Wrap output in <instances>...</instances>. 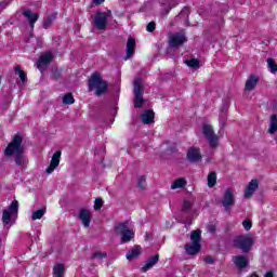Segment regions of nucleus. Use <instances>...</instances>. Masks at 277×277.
Returning <instances> with one entry per match:
<instances>
[{
  "instance_id": "f3484780",
  "label": "nucleus",
  "mask_w": 277,
  "mask_h": 277,
  "mask_svg": "<svg viewBox=\"0 0 277 277\" xmlns=\"http://www.w3.org/2000/svg\"><path fill=\"white\" fill-rule=\"evenodd\" d=\"M79 220H81L84 228L90 227V222H92V213L88 209H80Z\"/></svg>"
},
{
  "instance_id": "f03ea898",
  "label": "nucleus",
  "mask_w": 277,
  "mask_h": 277,
  "mask_svg": "<svg viewBox=\"0 0 277 277\" xmlns=\"http://www.w3.org/2000/svg\"><path fill=\"white\" fill-rule=\"evenodd\" d=\"M233 246L237 250H241L243 254H248L254 246V238L250 235H239L233 239Z\"/></svg>"
},
{
  "instance_id": "a211bd4d",
  "label": "nucleus",
  "mask_w": 277,
  "mask_h": 277,
  "mask_svg": "<svg viewBox=\"0 0 277 277\" xmlns=\"http://www.w3.org/2000/svg\"><path fill=\"white\" fill-rule=\"evenodd\" d=\"M259 189V180H251L245 189V198H252Z\"/></svg>"
},
{
  "instance_id": "f257e3e1",
  "label": "nucleus",
  "mask_w": 277,
  "mask_h": 277,
  "mask_svg": "<svg viewBox=\"0 0 277 277\" xmlns=\"http://www.w3.org/2000/svg\"><path fill=\"white\" fill-rule=\"evenodd\" d=\"M109 84L103 80V76L98 71H95L89 78V90H95V96H103L107 94Z\"/></svg>"
},
{
  "instance_id": "6e6552de",
  "label": "nucleus",
  "mask_w": 277,
  "mask_h": 277,
  "mask_svg": "<svg viewBox=\"0 0 277 277\" xmlns=\"http://www.w3.org/2000/svg\"><path fill=\"white\" fill-rule=\"evenodd\" d=\"M202 134L208 138L211 148H215L217 146V135H215L211 124H203Z\"/></svg>"
},
{
  "instance_id": "de8ad7c7",
  "label": "nucleus",
  "mask_w": 277,
  "mask_h": 277,
  "mask_svg": "<svg viewBox=\"0 0 277 277\" xmlns=\"http://www.w3.org/2000/svg\"><path fill=\"white\" fill-rule=\"evenodd\" d=\"M249 277H259L256 274H252Z\"/></svg>"
},
{
  "instance_id": "dca6fc26",
  "label": "nucleus",
  "mask_w": 277,
  "mask_h": 277,
  "mask_svg": "<svg viewBox=\"0 0 277 277\" xmlns=\"http://www.w3.org/2000/svg\"><path fill=\"white\" fill-rule=\"evenodd\" d=\"M259 81H260L259 76L251 74L246 81L245 90L247 92H252V90H254L256 85H259Z\"/></svg>"
},
{
  "instance_id": "a18cd8bd",
  "label": "nucleus",
  "mask_w": 277,
  "mask_h": 277,
  "mask_svg": "<svg viewBox=\"0 0 277 277\" xmlns=\"http://www.w3.org/2000/svg\"><path fill=\"white\" fill-rule=\"evenodd\" d=\"M94 3H96V5H101L102 3H105V0H94Z\"/></svg>"
},
{
  "instance_id": "4be33fe9",
  "label": "nucleus",
  "mask_w": 277,
  "mask_h": 277,
  "mask_svg": "<svg viewBox=\"0 0 277 277\" xmlns=\"http://www.w3.org/2000/svg\"><path fill=\"white\" fill-rule=\"evenodd\" d=\"M142 121L143 124H153V122H155V111L150 109L146 110L142 115Z\"/></svg>"
},
{
  "instance_id": "c756f323",
  "label": "nucleus",
  "mask_w": 277,
  "mask_h": 277,
  "mask_svg": "<svg viewBox=\"0 0 277 277\" xmlns=\"http://www.w3.org/2000/svg\"><path fill=\"white\" fill-rule=\"evenodd\" d=\"M217 184V173L212 171L208 174V187H215Z\"/></svg>"
},
{
  "instance_id": "423d86ee",
  "label": "nucleus",
  "mask_w": 277,
  "mask_h": 277,
  "mask_svg": "<svg viewBox=\"0 0 277 277\" xmlns=\"http://www.w3.org/2000/svg\"><path fill=\"white\" fill-rule=\"evenodd\" d=\"M111 16V11L108 12H96L94 16H91V18L94 19V24L96 29L100 31H105L107 29V18Z\"/></svg>"
},
{
  "instance_id": "6ab92c4d",
  "label": "nucleus",
  "mask_w": 277,
  "mask_h": 277,
  "mask_svg": "<svg viewBox=\"0 0 277 277\" xmlns=\"http://www.w3.org/2000/svg\"><path fill=\"white\" fill-rule=\"evenodd\" d=\"M135 39L130 37L126 45V60H131L132 55H135Z\"/></svg>"
},
{
  "instance_id": "a19ab883",
  "label": "nucleus",
  "mask_w": 277,
  "mask_h": 277,
  "mask_svg": "<svg viewBox=\"0 0 277 277\" xmlns=\"http://www.w3.org/2000/svg\"><path fill=\"white\" fill-rule=\"evenodd\" d=\"M91 259H107V253L105 252H94Z\"/></svg>"
},
{
  "instance_id": "412c9836",
  "label": "nucleus",
  "mask_w": 277,
  "mask_h": 277,
  "mask_svg": "<svg viewBox=\"0 0 277 277\" xmlns=\"http://www.w3.org/2000/svg\"><path fill=\"white\" fill-rule=\"evenodd\" d=\"M159 263V254H155L154 256L149 258L146 262L145 265L141 268V272L143 274H146L148 269H153L154 265H157Z\"/></svg>"
},
{
  "instance_id": "7ed1b4c3",
  "label": "nucleus",
  "mask_w": 277,
  "mask_h": 277,
  "mask_svg": "<svg viewBox=\"0 0 277 277\" xmlns=\"http://www.w3.org/2000/svg\"><path fill=\"white\" fill-rule=\"evenodd\" d=\"M115 234L121 236V243H129L135 239V232L129 228V221L120 222L114 227Z\"/></svg>"
},
{
  "instance_id": "39448f33",
  "label": "nucleus",
  "mask_w": 277,
  "mask_h": 277,
  "mask_svg": "<svg viewBox=\"0 0 277 277\" xmlns=\"http://www.w3.org/2000/svg\"><path fill=\"white\" fill-rule=\"evenodd\" d=\"M134 107L135 109H142L144 107V84H142V80L136 79L134 80Z\"/></svg>"
},
{
  "instance_id": "b1692460",
  "label": "nucleus",
  "mask_w": 277,
  "mask_h": 277,
  "mask_svg": "<svg viewBox=\"0 0 277 277\" xmlns=\"http://www.w3.org/2000/svg\"><path fill=\"white\" fill-rule=\"evenodd\" d=\"M140 254H142V247L136 246L134 247V249L126 254V259H128V261H133V259H137Z\"/></svg>"
},
{
  "instance_id": "4c0bfd02",
  "label": "nucleus",
  "mask_w": 277,
  "mask_h": 277,
  "mask_svg": "<svg viewBox=\"0 0 277 277\" xmlns=\"http://www.w3.org/2000/svg\"><path fill=\"white\" fill-rule=\"evenodd\" d=\"M94 211H101V209H103V198L97 197L94 201Z\"/></svg>"
},
{
  "instance_id": "bb28decb",
  "label": "nucleus",
  "mask_w": 277,
  "mask_h": 277,
  "mask_svg": "<svg viewBox=\"0 0 277 277\" xmlns=\"http://www.w3.org/2000/svg\"><path fill=\"white\" fill-rule=\"evenodd\" d=\"M14 72L19 77L22 83H27V74L21 68V65L14 67Z\"/></svg>"
},
{
  "instance_id": "72a5a7b5",
  "label": "nucleus",
  "mask_w": 277,
  "mask_h": 277,
  "mask_svg": "<svg viewBox=\"0 0 277 277\" xmlns=\"http://www.w3.org/2000/svg\"><path fill=\"white\" fill-rule=\"evenodd\" d=\"M186 65L188 66V68H199L200 61L198 58H190L186 61Z\"/></svg>"
},
{
  "instance_id": "37998d69",
  "label": "nucleus",
  "mask_w": 277,
  "mask_h": 277,
  "mask_svg": "<svg viewBox=\"0 0 277 277\" xmlns=\"http://www.w3.org/2000/svg\"><path fill=\"white\" fill-rule=\"evenodd\" d=\"M242 226L245 228V230H250L252 228V222L250 221V219H246L243 222H242Z\"/></svg>"
},
{
  "instance_id": "c85d7f7f",
  "label": "nucleus",
  "mask_w": 277,
  "mask_h": 277,
  "mask_svg": "<svg viewBox=\"0 0 277 277\" xmlns=\"http://www.w3.org/2000/svg\"><path fill=\"white\" fill-rule=\"evenodd\" d=\"M187 185V181L184 177H179L171 185V189H181Z\"/></svg>"
},
{
  "instance_id": "9d476101",
  "label": "nucleus",
  "mask_w": 277,
  "mask_h": 277,
  "mask_svg": "<svg viewBox=\"0 0 277 277\" xmlns=\"http://www.w3.org/2000/svg\"><path fill=\"white\" fill-rule=\"evenodd\" d=\"M53 62V54L51 52H45L43 55H41L37 61V68L41 72L43 70H47V66Z\"/></svg>"
},
{
  "instance_id": "f8f14e48",
  "label": "nucleus",
  "mask_w": 277,
  "mask_h": 277,
  "mask_svg": "<svg viewBox=\"0 0 277 277\" xmlns=\"http://www.w3.org/2000/svg\"><path fill=\"white\" fill-rule=\"evenodd\" d=\"M186 158L190 163H198V161H202V155L200 154V148L190 147L187 150Z\"/></svg>"
},
{
  "instance_id": "7c9ffc66",
  "label": "nucleus",
  "mask_w": 277,
  "mask_h": 277,
  "mask_svg": "<svg viewBox=\"0 0 277 277\" xmlns=\"http://www.w3.org/2000/svg\"><path fill=\"white\" fill-rule=\"evenodd\" d=\"M44 213H47V208L36 210L35 212H32L31 220H42V217H44Z\"/></svg>"
},
{
  "instance_id": "2f4dec72",
  "label": "nucleus",
  "mask_w": 277,
  "mask_h": 277,
  "mask_svg": "<svg viewBox=\"0 0 277 277\" xmlns=\"http://www.w3.org/2000/svg\"><path fill=\"white\" fill-rule=\"evenodd\" d=\"M267 66L273 75L277 72V64L274 58H267Z\"/></svg>"
},
{
  "instance_id": "20e7f679",
  "label": "nucleus",
  "mask_w": 277,
  "mask_h": 277,
  "mask_svg": "<svg viewBox=\"0 0 277 277\" xmlns=\"http://www.w3.org/2000/svg\"><path fill=\"white\" fill-rule=\"evenodd\" d=\"M14 153L15 155L18 153H25V146H23V136H21V134H15L4 149L5 157H12Z\"/></svg>"
},
{
  "instance_id": "aec40b11",
  "label": "nucleus",
  "mask_w": 277,
  "mask_h": 277,
  "mask_svg": "<svg viewBox=\"0 0 277 277\" xmlns=\"http://www.w3.org/2000/svg\"><path fill=\"white\" fill-rule=\"evenodd\" d=\"M184 249L186 251V254L194 256V255L198 254L200 252V250H202V245L193 242L190 245L189 243L185 245Z\"/></svg>"
},
{
  "instance_id": "f704fd0d",
  "label": "nucleus",
  "mask_w": 277,
  "mask_h": 277,
  "mask_svg": "<svg viewBox=\"0 0 277 277\" xmlns=\"http://www.w3.org/2000/svg\"><path fill=\"white\" fill-rule=\"evenodd\" d=\"M63 103L65 105H72L75 104V96H72V93H67L63 97Z\"/></svg>"
},
{
  "instance_id": "1a4fd4ad",
  "label": "nucleus",
  "mask_w": 277,
  "mask_h": 277,
  "mask_svg": "<svg viewBox=\"0 0 277 277\" xmlns=\"http://www.w3.org/2000/svg\"><path fill=\"white\" fill-rule=\"evenodd\" d=\"M12 213H18V200H13L8 210L2 212L3 224H10L12 222Z\"/></svg>"
},
{
  "instance_id": "2eb2a0df",
  "label": "nucleus",
  "mask_w": 277,
  "mask_h": 277,
  "mask_svg": "<svg viewBox=\"0 0 277 277\" xmlns=\"http://www.w3.org/2000/svg\"><path fill=\"white\" fill-rule=\"evenodd\" d=\"M234 265L241 272V269H246L248 265H250V261L246 255H236L233 258Z\"/></svg>"
},
{
  "instance_id": "ddd939ff",
  "label": "nucleus",
  "mask_w": 277,
  "mask_h": 277,
  "mask_svg": "<svg viewBox=\"0 0 277 277\" xmlns=\"http://www.w3.org/2000/svg\"><path fill=\"white\" fill-rule=\"evenodd\" d=\"M60 159H62V151L56 150L52 156L50 166L45 169V172L48 174H53V172H55V169L60 167Z\"/></svg>"
},
{
  "instance_id": "4468645a",
  "label": "nucleus",
  "mask_w": 277,
  "mask_h": 277,
  "mask_svg": "<svg viewBox=\"0 0 277 277\" xmlns=\"http://www.w3.org/2000/svg\"><path fill=\"white\" fill-rule=\"evenodd\" d=\"M22 14L23 16H25V18H27L30 29H34V27H36V23H38V18L40 15H38V13H32L31 9L24 10Z\"/></svg>"
},
{
  "instance_id": "49530a36",
  "label": "nucleus",
  "mask_w": 277,
  "mask_h": 277,
  "mask_svg": "<svg viewBox=\"0 0 277 277\" xmlns=\"http://www.w3.org/2000/svg\"><path fill=\"white\" fill-rule=\"evenodd\" d=\"M210 233H215V226L213 225L210 226Z\"/></svg>"
},
{
  "instance_id": "473e14b6",
  "label": "nucleus",
  "mask_w": 277,
  "mask_h": 277,
  "mask_svg": "<svg viewBox=\"0 0 277 277\" xmlns=\"http://www.w3.org/2000/svg\"><path fill=\"white\" fill-rule=\"evenodd\" d=\"M15 163L16 166H25V155L24 153H17L15 154Z\"/></svg>"
},
{
  "instance_id": "0eeeda50",
  "label": "nucleus",
  "mask_w": 277,
  "mask_h": 277,
  "mask_svg": "<svg viewBox=\"0 0 277 277\" xmlns=\"http://www.w3.org/2000/svg\"><path fill=\"white\" fill-rule=\"evenodd\" d=\"M220 203L224 207L225 211H230V207H235V192L233 188H226Z\"/></svg>"
},
{
  "instance_id": "e433bc0d",
  "label": "nucleus",
  "mask_w": 277,
  "mask_h": 277,
  "mask_svg": "<svg viewBox=\"0 0 277 277\" xmlns=\"http://www.w3.org/2000/svg\"><path fill=\"white\" fill-rule=\"evenodd\" d=\"M137 187H138V189H145L146 188V176L145 175L138 176Z\"/></svg>"
},
{
  "instance_id": "393cba45",
  "label": "nucleus",
  "mask_w": 277,
  "mask_h": 277,
  "mask_svg": "<svg viewBox=\"0 0 277 277\" xmlns=\"http://www.w3.org/2000/svg\"><path fill=\"white\" fill-rule=\"evenodd\" d=\"M192 243H200L202 241V230L196 229L190 233Z\"/></svg>"
},
{
  "instance_id": "c9c22d12",
  "label": "nucleus",
  "mask_w": 277,
  "mask_h": 277,
  "mask_svg": "<svg viewBox=\"0 0 277 277\" xmlns=\"http://www.w3.org/2000/svg\"><path fill=\"white\" fill-rule=\"evenodd\" d=\"M192 207H194V203L192 201L184 199V202L182 205V213H187Z\"/></svg>"
},
{
  "instance_id": "c03bdc74",
  "label": "nucleus",
  "mask_w": 277,
  "mask_h": 277,
  "mask_svg": "<svg viewBox=\"0 0 277 277\" xmlns=\"http://www.w3.org/2000/svg\"><path fill=\"white\" fill-rule=\"evenodd\" d=\"M205 263H207L208 265H213V263H215V260L211 256V255H207L203 259Z\"/></svg>"
},
{
  "instance_id": "79ce46f5",
  "label": "nucleus",
  "mask_w": 277,
  "mask_h": 277,
  "mask_svg": "<svg viewBox=\"0 0 277 277\" xmlns=\"http://www.w3.org/2000/svg\"><path fill=\"white\" fill-rule=\"evenodd\" d=\"M180 18H189V8H184L179 14Z\"/></svg>"
},
{
  "instance_id": "ea45409f",
  "label": "nucleus",
  "mask_w": 277,
  "mask_h": 277,
  "mask_svg": "<svg viewBox=\"0 0 277 277\" xmlns=\"http://www.w3.org/2000/svg\"><path fill=\"white\" fill-rule=\"evenodd\" d=\"M155 29H157V23L149 22L146 26V31H148V34H153V31H155Z\"/></svg>"
},
{
  "instance_id": "a878e982",
  "label": "nucleus",
  "mask_w": 277,
  "mask_h": 277,
  "mask_svg": "<svg viewBox=\"0 0 277 277\" xmlns=\"http://www.w3.org/2000/svg\"><path fill=\"white\" fill-rule=\"evenodd\" d=\"M65 272H66V266L62 263L55 264L53 266V274L56 277H64Z\"/></svg>"
},
{
  "instance_id": "58836bf2",
  "label": "nucleus",
  "mask_w": 277,
  "mask_h": 277,
  "mask_svg": "<svg viewBox=\"0 0 277 277\" xmlns=\"http://www.w3.org/2000/svg\"><path fill=\"white\" fill-rule=\"evenodd\" d=\"M52 79H54L55 81L62 79V70L57 68L52 69Z\"/></svg>"
},
{
  "instance_id": "5701e85b",
  "label": "nucleus",
  "mask_w": 277,
  "mask_h": 277,
  "mask_svg": "<svg viewBox=\"0 0 277 277\" xmlns=\"http://www.w3.org/2000/svg\"><path fill=\"white\" fill-rule=\"evenodd\" d=\"M57 18V13H52L50 15H48L42 23V27L43 29H49L51 27V25H53V23H55Z\"/></svg>"
},
{
  "instance_id": "9b49d317",
  "label": "nucleus",
  "mask_w": 277,
  "mask_h": 277,
  "mask_svg": "<svg viewBox=\"0 0 277 277\" xmlns=\"http://www.w3.org/2000/svg\"><path fill=\"white\" fill-rule=\"evenodd\" d=\"M187 42V37L181 34H174L169 39V47L171 49H176V47H183Z\"/></svg>"
},
{
  "instance_id": "cd10ccee",
  "label": "nucleus",
  "mask_w": 277,
  "mask_h": 277,
  "mask_svg": "<svg viewBox=\"0 0 277 277\" xmlns=\"http://www.w3.org/2000/svg\"><path fill=\"white\" fill-rule=\"evenodd\" d=\"M277 131V115H272L271 116V121H269V128H268V133L271 135H274Z\"/></svg>"
}]
</instances>
